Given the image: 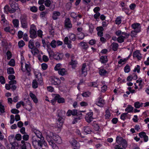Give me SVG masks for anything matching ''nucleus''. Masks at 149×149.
I'll return each mask as SVG.
<instances>
[{
	"mask_svg": "<svg viewBox=\"0 0 149 149\" xmlns=\"http://www.w3.org/2000/svg\"><path fill=\"white\" fill-rule=\"evenodd\" d=\"M32 143L33 146L36 149H45L42 148L43 145L45 146L47 145L44 137L40 138L33 136L32 138Z\"/></svg>",
	"mask_w": 149,
	"mask_h": 149,
	"instance_id": "1",
	"label": "nucleus"
},
{
	"mask_svg": "<svg viewBox=\"0 0 149 149\" xmlns=\"http://www.w3.org/2000/svg\"><path fill=\"white\" fill-rule=\"evenodd\" d=\"M132 28L135 30L131 31V36L132 37H135L136 33L140 31L141 26L139 23H135L132 25Z\"/></svg>",
	"mask_w": 149,
	"mask_h": 149,
	"instance_id": "2",
	"label": "nucleus"
},
{
	"mask_svg": "<svg viewBox=\"0 0 149 149\" xmlns=\"http://www.w3.org/2000/svg\"><path fill=\"white\" fill-rule=\"evenodd\" d=\"M116 141L118 144L122 145L123 148H126L127 146V142L125 139L120 136H117L116 138Z\"/></svg>",
	"mask_w": 149,
	"mask_h": 149,
	"instance_id": "3",
	"label": "nucleus"
},
{
	"mask_svg": "<svg viewBox=\"0 0 149 149\" xmlns=\"http://www.w3.org/2000/svg\"><path fill=\"white\" fill-rule=\"evenodd\" d=\"M36 30V28L35 26L33 24H32L31 26L29 31L30 34V37L31 38H34L37 37Z\"/></svg>",
	"mask_w": 149,
	"mask_h": 149,
	"instance_id": "4",
	"label": "nucleus"
},
{
	"mask_svg": "<svg viewBox=\"0 0 149 149\" xmlns=\"http://www.w3.org/2000/svg\"><path fill=\"white\" fill-rule=\"evenodd\" d=\"M20 20L21 24L22 27L23 28L28 27V23L27 22V18L26 15H22L21 16Z\"/></svg>",
	"mask_w": 149,
	"mask_h": 149,
	"instance_id": "5",
	"label": "nucleus"
},
{
	"mask_svg": "<svg viewBox=\"0 0 149 149\" xmlns=\"http://www.w3.org/2000/svg\"><path fill=\"white\" fill-rule=\"evenodd\" d=\"M9 140L10 141V144L12 146L11 148L12 149H15L16 147L18 146V143L15 141L14 135L9 137Z\"/></svg>",
	"mask_w": 149,
	"mask_h": 149,
	"instance_id": "6",
	"label": "nucleus"
},
{
	"mask_svg": "<svg viewBox=\"0 0 149 149\" xmlns=\"http://www.w3.org/2000/svg\"><path fill=\"white\" fill-rule=\"evenodd\" d=\"M9 3L11 8H12V10H10L11 12L14 13L16 10L19 9L18 4L14 1H10Z\"/></svg>",
	"mask_w": 149,
	"mask_h": 149,
	"instance_id": "7",
	"label": "nucleus"
},
{
	"mask_svg": "<svg viewBox=\"0 0 149 149\" xmlns=\"http://www.w3.org/2000/svg\"><path fill=\"white\" fill-rule=\"evenodd\" d=\"M93 115V112H90L87 113L85 116L86 120L88 123H89L93 120V118L92 117Z\"/></svg>",
	"mask_w": 149,
	"mask_h": 149,
	"instance_id": "8",
	"label": "nucleus"
},
{
	"mask_svg": "<svg viewBox=\"0 0 149 149\" xmlns=\"http://www.w3.org/2000/svg\"><path fill=\"white\" fill-rule=\"evenodd\" d=\"M51 82L52 84L57 85L61 83V81L59 79L54 77L51 79Z\"/></svg>",
	"mask_w": 149,
	"mask_h": 149,
	"instance_id": "9",
	"label": "nucleus"
},
{
	"mask_svg": "<svg viewBox=\"0 0 149 149\" xmlns=\"http://www.w3.org/2000/svg\"><path fill=\"white\" fill-rule=\"evenodd\" d=\"M86 65L85 63H84L83 64L82 67L81 68V76L82 77H85L87 74V69L86 68Z\"/></svg>",
	"mask_w": 149,
	"mask_h": 149,
	"instance_id": "10",
	"label": "nucleus"
},
{
	"mask_svg": "<svg viewBox=\"0 0 149 149\" xmlns=\"http://www.w3.org/2000/svg\"><path fill=\"white\" fill-rule=\"evenodd\" d=\"M96 104L100 107H103L105 102L104 100L101 97H100L98 98V101L96 102Z\"/></svg>",
	"mask_w": 149,
	"mask_h": 149,
	"instance_id": "11",
	"label": "nucleus"
},
{
	"mask_svg": "<svg viewBox=\"0 0 149 149\" xmlns=\"http://www.w3.org/2000/svg\"><path fill=\"white\" fill-rule=\"evenodd\" d=\"M53 139L55 142L58 144L61 143L62 142L60 137L56 134L53 135Z\"/></svg>",
	"mask_w": 149,
	"mask_h": 149,
	"instance_id": "12",
	"label": "nucleus"
},
{
	"mask_svg": "<svg viewBox=\"0 0 149 149\" xmlns=\"http://www.w3.org/2000/svg\"><path fill=\"white\" fill-rule=\"evenodd\" d=\"M65 27L67 28H70L72 27V25L71 21L69 18H67L65 21Z\"/></svg>",
	"mask_w": 149,
	"mask_h": 149,
	"instance_id": "13",
	"label": "nucleus"
},
{
	"mask_svg": "<svg viewBox=\"0 0 149 149\" xmlns=\"http://www.w3.org/2000/svg\"><path fill=\"white\" fill-rule=\"evenodd\" d=\"M139 136L141 138H143L144 141L147 142L148 140V137L144 132H142L139 133Z\"/></svg>",
	"mask_w": 149,
	"mask_h": 149,
	"instance_id": "14",
	"label": "nucleus"
},
{
	"mask_svg": "<svg viewBox=\"0 0 149 149\" xmlns=\"http://www.w3.org/2000/svg\"><path fill=\"white\" fill-rule=\"evenodd\" d=\"M28 104L25 105V107H24L25 109L28 111H30L32 109V105L30 100H28L27 101Z\"/></svg>",
	"mask_w": 149,
	"mask_h": 149,
	"instance_id": "15",
	"label": "nucleus"
},
{
	"mask_svg": "<svg viewBox=\"0 0 149 149\" xmlns=\"http://www.w3.org/2000/svg\"><path fill=\"white\" fill-rule=\"evenodd\" d=\"M58 72L59 74L62 76L66 75L68 74L67 71L64 68L59 69Z\"/></svg>",
	"mask_w": 149,
	"mask_h": 149,
	"instance_id": "16",
	"label": "nucleus"
},
{
	"mask_svg": "<svg viewBox=\"0 0 149 149\" xmlns=\"http://www.w3.org/2000/svg\"><path fill=\"white\" fill-rule=\"evenodd\" d=\"M71 144L74 149H78L80 147L79 144L74 139L72 140Z\"/></svg>",
	"mask_w": 149,
	"mask_h": 149,
	"instance_id": "17",
	"label": "nucleus"
},
{
	"mask_svg": "<svg viewBox=\"0 0 149 149\" xmlns=\"http://www.w3.org/2000/svg\"><path fill=\"white\" fill-rule=\"evenodd\" d=\"M133 56L134 57H136L139 60H140L141 58V54L139 50L134 52Z\"/></svg>",
	"mask_w": 149,
	"mask_h": 149,
	"instance_id": "18",
	"label": "nucleus"
},
{
	"mask_svg": "<svg viewBox=\"0 0 149 149\" xmlns=\"http://www.w3.org/2000/svg\"><path fill=\"white\" fill-rule=\"evenodd\" d=\"M64 122V119L61 117H59L58 119V120L57 122V124H58V128L61 127L63 125Z\"/></svg>",
	"mask_w": 149,
	"mask_h": 149,
	"instance_id": "19",
	"label": "nucleus"
},
{
	"mask_svg": "<svg viewBox=\"0 0 149 149\" xmlns=\"http://www.w3.org/2000/svg\"><path fill=\"white\" fill-rule=\"evenodd\" d=\"M60 13L58 11H54L53 13L52 18L54 20H56L58 19V17L60 15Z\"/></svg>",
	"mask_w": 149,
	"mask_h": 149,
	"instance_id": "20",
	"label": "nucleus"
},
{
	"mask_svg": "<svg viewBox=\"0 0 149 149\" xmlns=\"http://www.w3.org/2000/svg\"><path fill=\"white\" fill-rule=\"evenodd\" d=\"M63 56V55L62 54L57 53L55 54L53 57L54 59L57 60H59L62 59Z\"/></svg>",
	"mask_w": 149,
	"mask_h": 149,
	"instance_id": "21",
	"label": "nucleus"
},
{
	"mask_svg": "<svg viewBox=\"0 0 149 149\" xmlns=\"http://www.w3.org/2000/svg\"><path fill=\"white\" fill-rule=\"evenodd\" d=\"M25 66L26 70L28 73V75H29L30 74V72L31 71V65L30 64L25 63Z\"/></svg>",
	"mask_w": 149,
	"mask_h": 149,
	"instance_id": "22",
	"label": "nucleus"
},
{
	"mask_svg": "<svg viewBox=\"0 0 149 149\" xmlns=\"http://www.w3.org/2000/svg\"><path fill=\"white\" fill-rule=\"evenodd\" d=\"M57 102L59 103H63L65 102V99L63 97H61L60 95L57 94Z\"/></svg>",
	"mask_w": 149,
	"mask_h": 149,
	"instance_id": "23",
	"label": "nucleus"
},
{
	"mask_svg": "<svg viewBox=\"0 0 149 149\" xmlns=\"http://www.w3.org/2000/svg\"><path fill=\"white\" fill-rule=\"evenodd\" d=\"M84 131L86 134H91L92 132V130L90 127L89 126H85L84 128Z\"/></svg>",
	"mask_w": 149,
	"mask_h": 149,
	"instance_id": "24",
	"label": "nucleus"
},
{
	"mask_svg": "<svg viewBox=\"0 0 149 149\" xmlns=\"http://www.w3.org/2000/svg\"><path fill=\"white\" fill-rule=\"evenodd\" d=\"M100 61L102 63H105L107 62L108 60L106 56H101L100 57Z\"/></svg>",
	"mask_w": 149,
	"mask_h": 149,
	"instance_id": "25",
	"label": "nucleus"
},
{
	"mask_svg": "<svg viewBox=\"0 0 149 149\" xmlns=\"http://www.w3.org/2000/svg\"><path fill=\"white\" fill-rule=\"evenodd\" d=\"M34 132L36 135V136H34L36 137L37 138H40L41 137H43L41 133L39 131L34 130Z\"/></svg>",
	"mask_w": 149,
	"mask_h": 149,
	"instance_id": "26",
	"label": "nucleus"
},
{
	"mask_svg": "<svg viewBox=\"0 0 149 149\" xmlns=\"http://www.w3.org/2000/svg\"><path fill=\"white\" fill-rule=\"evenodd\" d=\"M112 46V49L114 51L117 50L118 47V44L116 43L113 42L112 44L111 45Z\"/></svg>",
	"mask_w": 149,
	"mask_h": 149,
	"instance_id": "27",
	"label": "nucleus"
},
{
	"mask_svg": "<svg viewBox=\"0 0 149 149\" xmlns=\"http://www.w3.org/2000/svg\"><path fill=\"white\" fill-rule=\"evenodd\" d=\"M28 46L29 48L31 49L34 47H35L34 40H30Z\"/></svg>",
	"mask_w": 149,
	"mask_h": 149,
	"instance_id": "28",
	"label": "nucleus"
},
{
	"mask_svg": "<svg viewBox=\"0 0 149 149\" xmlns=\"http://www.w3.org/2000/svg\"><path fill=\"white\" fill-rule=\"evenodd\" d=\"M125 38V37L123 36L122 35H121L117 38V41L119 43L123 42L124 41V39Z\"/></svg>",
	"mask_w": 149,
	"mask_h": 149,
	"instance_id": "29",
	"label": "nucleus"
},
{
	"mask_svg": "<svg viewBox=\"0 0 149 149\" xmlns=\"http://www.w3.org/2000/svg\"><path fill=\"white\" fill-rule=\"evenodd\" d=\"M31 52L34 55H36L39 53L38 50L35 47L31 49Z\"/></svg>",
	"mask_w": 149,
	"mask_h": 149,
	"instance_id": "30",
	"label": "nucleus"
},
{
	"mask_svg": "<svg viewBox=\"0 0 149 149\" xmlns=\"http://www.w3.org/2000/svg\"><path fill=\"white\" fill-rule=\"evenodd\" d=\"M91 93L89 91H87L83 93L82 94V95L83 97H88L91 95Z\"/></svg>",
	"mask_w": 149,
	"mask_h": 149,
	"instance_id": "31",
	"label": "nucleus"
},
{
	"mask_svg": "<svg viewBox=\"0 0 149 149\" xmlns=\"http://www.w3.org/2000/svg\"><path fill=\"white\" fill-rule=\"evenodd\" d=\"M133 107L130 105H128L125 109V111L128 112H131L133 111Z\"/></svg>",
	"mask_w": 149,
	"mask_h": 149,
	"instance_id": "32",
	"label": "nucleus"
},
{
	"mask_svg": "<svg viewBox=\"0 0 149 149\" xmlns=\"http://www.w3.org/2000/svg\"><path fill=\"white\" fill-rule=\"evenodd\" d=\"M46 139L47 141L49 144V145L52 144V143L53 142L52 140V136L50 135H47L46 136Z\"/></svg>",
	"mask_w": 149,
	"mask_h": 149,
	"instance_id": "33",
	"label": "nucleus"
},
{
	"mask_svg": "<svg viewBox=\"0 0 149 149\" xmlns=\"http://www.w3.org/2000/svg\"><path fill=\"white\" fill-rule=\"evenodd\" d=\"M80 45L82 47V48L84 49H86L88 48V47L87 43L85 42H81L80 43Z\"/></svg>",
	"mask_w": 149,
	"mask_h": 149,
	"instance_id": "34",
	"label": "nucleus"
},
{
	"mask_svg": "<svg viewBox=\"0 0 149 149\" xmlns=\"http://www.w3.org/2000/svg\"><path fill=\"white\" fill-rule=\"evenodd\" d=\"M47 52L49 54V57H53L55 54L53 52V51L52 49L51 48H49L47 50Z\"/></svg>",
	"mask_w": 149,
	"mask_h": 149,
	"instance_id": "35",
	"label": "nucleus"
},
{
	"mask_svg": "<svg viewBox=\"0 0 149 149\" xmlns=\"http://www.w3.org/2000/svg\"><path fill=\"white\" fill-rule=\"evenodd\" d=\"M13 23L15 27H16L19 26V21L18 19H14L13 21Z\"/></svg>",
	"mask_w": 149,
	"mask_h": 149,
	"instance_id": "36",
	"label": "nucleus"
},
{
	"mask_svg": "<svg viewBox=\"0 0 149 149\" xmlns=\"http://www.w3.org/2000/svg\"><path fill=\"white\" fill-rule=\"evenodd\" d=\"M9 6L8 5H6L5 6L4 8V11L5 13L8 14V12L10 13H13V12H11L10 11L11 10H9Z\"/></svg>",
	"mask_w": 149,
	"mask_h": 149,
	"instance_id": "37",
	"label": "nucleus"
},
{
	"mask_svg": "<svg viewBox=\"0 0 149 149\" xmlns=\"http://www.w3.org/2000/svg\"><path fill=\"white\" fill-rule=\"evenodd\" d=\"M32 86L34 88H36L38 87V83L36 79L33 80L32 83Z\"/></svg>",
	"mask_w": 149,
	"mask_h": 149,
	"instance_id": "38",
	"label": "nucleus"
},
{
	"mask_svg": "<svg viewBox=\"0 0 149 149\" xmlns=\"http://www.w3.org/2000/svg\"><path fill=\"white\" fill-rule=\"evenodd\" d=\"M7 73L9 74H14L15 72L14 69L12 68H10L7 69Z\"/></svg>",
	"mask_w": 149,
	"mask_h": 149,
	"instance_id": "39",
	"label": "nucleus"
},
{
	"mask_svg": "<svg viewBox=\"0 0 149 149\" xmlns=\"http://www.w3.org/2000/svg\"><path fill=\"white\" fill-rule=\"evenodd\" d=\"M121 18L120 17H118L115 20L116 23L117 24L119 25L121 22Z\"/></svg>",
	"mask_w": 149,
	"mask_h": 149,
	"instance_id": "40",
	"label": "nucleus"
},
{
	"mask_svg": "<svg viewBox=\"0 0 149 149\" xmlns=\"http://www.w3.org/2000/svg\"><path fill=\"white\" fill-rule=\"evenodd\" d=\"M110 116L111 113L107 109L106 111V114L105 116V118L106 119H107L109 118Z\"/></svg>",
	"mask_w": 149,
	"mask_h": 149,
	"instance_id": "41",
	"label": "nucleus"
},
{
	"mask_svg": "<svg viewBox=\"0 0 149 149\" xmlns=\"http://www.w3.org/2000/svg\"><path fill=\"white\" fill-rule=\"evenodd\" d=\"M130 70V66L128 65H127L124 67V70L125 72L128 73L129 72Z\"/></svg>",
	"mask_w": 149,
	"mask_h": 149,
	"instance_id": "42",
	"label": "nucleus"
},
{
	"mask_svg": "<svg viewBox=\"0 0 149 149\" xmlns=\"http://www.w3.org/2000/svg\"><path fill=\"white\" fill-rule=\"evenodd\" d=\"M56 42L55 40H53L50 43L51 46L54 48H55L56 46Z\"/></svg>",
	"mask_w": 149,
	"mask_h": 149,
	"instance_id": "43",
	"label": "nucleus"
},
{
	"mask_svg": "<svg viewBox=\"0 0 149 149\" xmlns=\"http://www.w3.org/2000/svg\"><path fill=\"white\" fill-rule=\"evenodd\" d=\"M107 72V71L103 69H100L99 71V73L101 75H105Z\"/></svg>",
	"mask_w": 149,
	"mask_h": 149,
	"instance_id": "44",
	"label": "nucleus"
},
{
	"mask_svg": "<svg viewBox=\"0 0 149 149\" xmlns=\"http://www.w3.org/2000/svg\"><path fill=\"white\" fill-rule=\"evenodd\" d=\"M77 62L76 61H74L72 60L71 61L70 63V64L72 66V68H74V67L75 66V65L77 64Z\"/></svg>",
	"mask_w": 149,
	"mask_h": 149,
	"instance_id": "45",
	"label": "nucleus"
},
{
	"mask_svg": "<svg viewBox=\"0 0 149 149\" xmlns=\"http://www.w3.org/2000/svg\"><path fill=\"white\" fill-rule=\"evenodd\" d=\"M8 64L10 66H14L15 65V60L13 59H10L8 63Z\"/></svg>",
	"mask_w": 149,
	"mask_h": 149,
	"instance_id": "46",
	"label": "nucleus"
},
{
	"mask_svg": "<svg viewBox=\"0 0 149 149\" xmlns=\"http://www.w3.org/2000/svg\"><path fill=\"white\" fill-rule=\"evenodd\" d=\"M18 45L19 47L21 48L23 47L25 45L24 42L22 40L19 41L18 43Z\"/></svg>",
	"mask_w": 149,
	"mask_h": 149,
	"instance_id": "47",
	"label": "nucleus"
},
{
	"mask_svg": "<svg viewBox=\"0 0 149 149\" xmlns=\"http://www.w3.org/2000/svg\"><path fill=\"white\" fill-rule=\"evenodd\" d=\"M57 94L55 95V96L54 98H53L51 100V102L53 105H54L56 100H57Z\"/></svg>",
	"mask_w": 149,
	"mask_h": 149,
	"instance_id": "48",
	"label": "nucleus"
},
{
	"mask_svg": "<svg viewBox=\"0 0 149 149\" xmlns=\"http://www.w3.org/2000/svg\"><path fill=\"white\" fill-rule=\"evenodd\" d=\"M51 4V2L49 0H46L45 1V5L47 7H49Z\"/></svg>",
	"mask_w": 149,
	"mask_h": 149,
	"instance_id": "49",
	"label": "nucleus"
},
{
	"mask_svg": "<svg viewBox=\"0 0 149 149\" xmlns=\"http://www.w3.org/2000/svg\"><path fill=\"white\" fill-rule=\"evenodd\" d=\"M128 113H123L120 116V118L123 120H125L126 119L127 117V114Z\"/></svg>",
	"mask_w": 149,
	"mask_h": 149,
	"instance_id": "50",
	"label": "nucleus"
},
{
	"mask_svg": "<svg viewBox=\"0 0 149 149\" xmlns=\"http://www.w3.org/2000/svg\"><path fill=\"white\" fill-rule=\"evenodd\" d=\"M77 14L74 12L71 13L70 14V16L71 17L75 19H77Z\"/></svg>",
	"mask_w": 149,
	"mask_h": 149,
	"instance_id": "51",
	"label": "nucleus"
},
{
	"mask_svg": "<svg viewBox=\"0 0 149 149\" xmlns=\"http://www.w3.org/2000/svg\"><path fill=\"white\" fill-rule=\"evenodd\" d=\"M30 10L32 12L35 13L37 11L38 9L35 6H33L30 8Z\"/></svg>",
	"mask_w": 149,
	"mask_h": 149,
	"instance_id": "52",
	"label": "nucleus"
},
{
	"mask_svg": "<svg viewBox=\"0 0 149 149\" xmlns=\"http://www.w3.org/2000/svg\"><path fill=\"white\" fill-rule=\"evenodd\" d=\"M134 106L136 108H139L140 107H142V105L139 102H136L134 103Z\"/></svg>",
	"mask_w": 149,
	"mask_h": 149,
	"instance_id": "53",
	"label": "nucleus"
},
{
	"mask_svg": "<svg viewBox=\"0 0 149 149\" xmlns=\"http://www.w3.org/2000/svg\"><path fill=\"white\" fill-rule=\"evenodd\" d=\"M24 33L21 31H19L18 32V36L19 38H21L24 35Z\"/></svg>",
	"mask_w": 149,
	"mask_h": 149,
	"instance_id": "54",
	"label": "nucleus"
},
{
	"mask_svg": "<svg viewBox=\"0 0 149 149\" xmlns=\"http://www.w3.org/2000/svg\"><path fill=\"white\" fill-rule=\"evenodd\" d=\"M1 21L2 23L4 24L5 23H6L7 20L6 19L5 16L4 15H2L1 16Z\"/></svg>",
	"mask_w": 149,
	"mask_h": 149,
	"instance_id": "55",
	"label": "nucleus"
},
{
	"mask_svg": "<svg viewBox=\"0 0 149 149\" xmlns=\"http://www.w3.org/2000/svg\"><path fill=\"white\" fill-rule=\"evenodd\" d=\"M79 34L78 38L79 39L82 40L84 39L85 36L84 33L82 32H80Z\"/></svg>",
	"mask_w": 149,
	"mask_h": 149,
	"instance_id": "56",
	"label": "nucleus"
},
{
	"mask_svg": "<svg viewBox=\"0 0 149 149\" xmlns=\"http://www.w3.org/2000/svg\"><path fill=\"white\" fill-rule=\"evenodd\" d=\"M6 55L7 57V59L8 60H9L12 56V54L11 52L9 51H8L6 53Z\"/></svg>",
	"mask_w": 149,
	"mask_h": 149,
	"instance_id": "57",
	"label": "nucleus"
},
{
	"mask_svg": "<svg viewBox=\"0 0 149 149\" xmlns=\"http://www.w3.org/2000/svg\"><path fill=\"white\" fill-rule=\"evenodd\" d=\"M70 40L74 41L76 39L75 35L74 34H71L69 36Z\"/></svg>",
	"mask_w": 149,
	"mask_h": 149,
	"instance_id": "58",
	"label": "nucleus"
},
{
	"mask_svg": "<svg viewBox=\"0 0 149 149\" xmlns=\"http://www.w3.org/2000/svg\"><path fill=\"white\" fill-rule=\"evenodd\" d=\"M61 64L60 63H58L57 64L55 67H54V70H58V71L59 69H61L60 68V66H61Z\"/></svg>",
	"mask_w": 149,
	"mask_h": 149,
	"instance_id": "59",
	"label": "nucleus"
},
{
	"mask_svg": "<svg viewBox=\"0 0 149 149\" xmlns=\"http://www.w3.org/2000/svg\"><path fill=\"white\" fill-rule=\"evenodd\" d=\"M15 138L17 140H20L22 139L21 135L19 134H17L15 136Z\"/></svg>",
	"mask_w": 149,
	"mask_h": 149,
	"instance_id": "60",
	"label": "nucleus"
},
{
	"mask_svg": "<svg viewBox=\"0 0 149 149\" xmlns=\"http://www.w3.org/2000/svg\"><path fill=\"white\" fill-rule=\"evenodd\" d=\"M11 112L13 113L17 114L19 112V111L16 109H13L11 110Z\"/></svg>",
	"mask_w": 149,
	"mask_h": 149,
	"instance_id": "61",
	"label": "nucleus"
},
{
	"mask_svg": "<svg viewBox=\"0 0 149 149\" xmlns=\"http://www.w3.org/2000/svg\"><path fill=\"white\" fill-rule=\"evenodd\" d=\"M10 123L11 124H13L15 121L14 116L13 115H12L10 116Z\"/></svg>",
	"mask_w": 149,
	"mask_h": 149,
	"instance_id": "62",
	"label": "nucleus"
},
{
	"mask_svg": "<svg viewBox=\"0 0 149 149\" xmlns=\"http://www.w3.org/2000/svg\"><path fill=\"white\" fill-rule=\"evenodd\" d=\"M52 144H50L49 145L52 146L53 149H58V146L54 142L52 143Z\"/></svg>",
	"mask_w": 149,
	"mask_h": 149,
	"instance_id": "63",
	"label": "nucleus"
},
{
	"mask_svg": "<svg viewBox=\"0 0 149 149\" xmlns=\"http://www.w3.org/2000/svg\"><path fill=\"white\" fill-rule=\"evenodd\" d=\"M41 67L42 69L45 70L47 69V64L45 63H42L41 65Z\"/></svg>",
	"mask_w": 149,
	"mask_h": 149,
	"instance_id": "64",
	"label": "nucleus"
}]
</instances>
